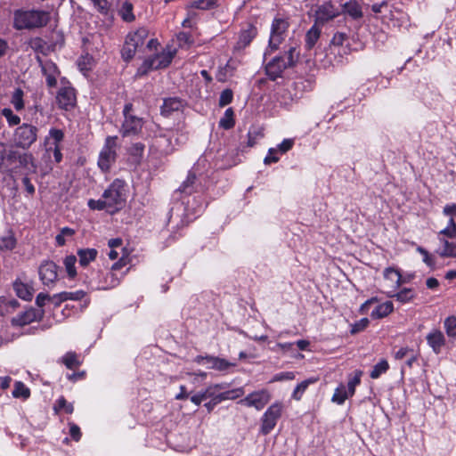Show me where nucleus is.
Returning a JSON list of instances; mask_svg holds the SVG:
<instances>
[{"label":"nucleus","instance_id":"nucleus-1","mask_svg":"<svg viewBox=\"0 0 456 456\" xmlns=\"http://www.w3.org/2000/svg\"><path fill=\"white\" fill-rule=\"evenodd\" d=\"M0 169L16 177L35 174L37 166L31 153H20L0 142Z\"/></svg>","mask_w":456,"mask_h":456},{"label":"nucleus","instance_id":"nucleus-2","mask_svg":"<svg viewBox=\"0 0 456 456\" xmlns=\"http://www.w3.org/2000/svg\"><path fill=\"white\" fill-rule=\"evenodd\" d=\"M126 202V183L124 180L115 179L106 189L100 200H90L88 206L91 209L105 210L114 214L121 210Z\"/></svg>","mask_w":456,"mask_h":456},{"label":"nucleus","instance_id":"nucleus-3","mask_svg":"<svg viewBox=\"0 0 456 456\" xmlns=\"http://www.w3.org/2000/svg\"><path fill=\"white\" fill-rule=\"evenodd\" d=\"M51 15L49 12L40 10L21 11L14 12L13 26L16 29H32L48 24Z\"/></svg>","mask_w":456,"mask_h":456},{"label":"nucleus","instance_id":"nucleus-4","mask_svg":"<svg viewBox=\"0 0 456 456\" xmlns=\"http://www.w3.org/2000/svg\"><path fill=\"white\" fill-rule=\"evenodd\" d=\"M299 53L297 48L291 46L284 55L276 56L265 65V74L272 81L282 77L285 69L293 68L298 61Z\"/></svg>","mask_w":456,"mask_h":456},{"label":"nucleus","instance_id":"nucleus-5","mask_svg":"<svg viewBox=\"0 0 456 456\" xmlns=\"http://www.w3.org/2000/svg\"><path fill=\"white\" fill-rule=\"evenodd\" d=\"M351 52V47L348 43V35L345 32H336L327 49V55L330 58L331 61L339 64L342 63L345 55H348Z\"/></svg>","mask_w":456,"mask_h":456},{"label":"nucleus","instance_id":"nucleus-6","mask_svg":"<svg viewBox=\"0 0 456 456\" xmlns=\"http://www.w3.org/2000/svg\"><path fill=\"white\" fill-rule=\"evenodd\" d=\"M118 136H107L97 161L98 167L103 173L110 172L118 158Z\"/></svg>","mask_w":456,"mask_h":456},{"label":"nucleus","instance_id":"nucleus-7","mask_svg":"<svg viewBox=\"0 0 456 456\" xmlns=\"http://www.w3.org/2000/svg\"><path fill=\"white\" fill-rule=\"evenodd\" d=\"M132 110V103H126L124 106V121L120 128V134L123 137L138 135L142 129L144 124L143 119L142 118L131 114Z\"/></svg>","mask_w":456,"mask_h":456},{"label":"nucleus","instance_id":"nucleus-8","mask_svg":"<svg viewBox=\"0 0 456 456\" xmlns=\"http://www.w3.org/2000/svg\"><path fill=\"white\" fill-rule=\"evenodd\" d=\"M175 54V51H163L160 53L147 58L138 69L137 74L142 76L147 74L149 70L167 68L171 63Z\"/></svg>","mask_w":456,"mask_h":456},{"label":"nucleus","instance_id":"nucleus-9","mask_svg":"<svg viewBox=\"0 0 456 456\" xmlns=\"http://www.w3.org/2000/svg\"><path fill=\"white\" fill-rule=\"evenodd\" d=\"M283 408V403L279 401L267 408L261 418L260 431L263 435H268L275 428L278 419L281 417Z\"/></svg>","mask_w":456,"mask_h":456},{"label":"nucleus","instance_id":"nucleus-10","mask_svg":"<svg viewBox=\"0 0 456 456\" xmlns=\"http://www.w3.org/2000/svg\"><path fill=\"white\" fill-rule=\"evenodd\" d=\"M37 128L29 124H22L16 128L14 141L18 147L28 149L37 138Z\"/></svg>","mask_w":456,"mask_h":456},{"label":"nucleus","instance_id":"nucleus-11","mask_svg":"<svg viewBox=\"0 0 456 456\" xmlns=\"http://www.w3.org/2000/svg\"><path fill=\"white\" fill-rule=\"evenodd\" d=\"M289 28V23L283 19H274L272 23L271 36L268 44V49L265 55L276 51L284 40V33Z\"/></svg>","mask_w":456,"mask_h":456},{"label":"nucleus","instance_id":"nucleus-12","mask_svg":"<svg viewBox=\"0 0 456 456\" xmlns=\"http://www.w3.org/2000/svg\"><path fill=\"white\" fill-rule=\"evenodd\" d=\"M271 400V394L266 389L255 391L241 399L239 403L247 407H254L256 410H262Z\"/></svg>","mask_w":456,"mask_h":456},{"label":"nucleus","instance_id":"nucleus-13","mask_svg":"<svg viewBox=\"0 0 456 456\" xmlns=\"http://www.w3.org/2000/svg\"><path fill=\"white\" fill-rule=\"evenodd\" d=\"M119 268V264L115 263L112 265V271L107 272L105 274H102V278L99 275V280L90 279L88 283L93 289H109L116 287L119 283V279L116 276L113 271Z\"/></svg>","mask_w":456,"mask_h":456},{"label":"nucleus","instance_id":"nucleus-14","mask_svg":"<svg viewBox=\"0 0 456 456\" xmlns=\"http://www.w3.org/2000/svg\"><path fill=\"white\" fill-rule=\"evenodd\" d=\"M58 107L64 110H69L76 106L77 97L75 89L71 86L61 87L56 95Z\"/></svg>","mask_w":456,"mask_h":456},{"label":"nucleus","instance_id":"nucleus-15","mask_svg":"<svg viewBox=\"0 0 456 456\" xmlns=\"http://www.w3.org/2000/svg\"><path fill=\"white\" fill-rule=\"evenodd\" d=\"M38 273L43 284L51 286L57 281L58 266L53 261H45L39 266Z\"/></svg>","mask_w":456,"mask_h":456},{"label":"nucleus","instance_id":"nucleus-16","mask_svg":"<svg viewBox=\"0 0 456 456\" xmlns=\"http://www.w3.org/2000/svg\"><path fill=\"white\" fill-rule=\"evenodd\" d=\"M339 14L338 9L331 2H325L318 6L315 12V24H325Z\"/></svg>","mask_w":456,"mask_h":456},{"label":"nucleus","instance_id":"nucleus-17","mask_svg":"<svg viewBox=\"0 0 456 456\" xmlns=\"http://www.w3.org/2000/svg\"><path fill=\"white\" fill-rule=\"evenodd\" d=\"M44 315L43 310H37L35 308H29L25 312L18 314L12 319V324L17 326H25L30 324L33 322L39 321Z\"/></svg>","mask_w":456,"mask_h":456},{"label":"nucleus","instance_id":"nucleus-18","mask_svg":"<svg viewBox=\"0 0 456 456\" xmlns=\"http://www.w3.org/2000/svg\"><path fill=\"white\" fill-rule=\"evenodd\" d=\"M428 345L432 348L433 352L436 354L442 352L443 347L445 346V337L444 333L437 329L432 330L426 337Z\"/></svg>","mask_w":456,"mask_h":456},{"label":"nucleus","instance_id":"nucleus-19","mask_svg":"<svg viewBox=\"0 0 456 456\" xmlns=\"http://www.w3.org/2000/svg\"><path fill=\"white\" fill-rule=\"evenodd\" d=\"M184 102L179 97H169L163 100L160 113L164 117H169L174 112L183 110Z\"/></svg>","mask_w":456,"mask_h":456},{"label":"nucleus","instance_id":"nucleus-20","mask_svg":"<svg viewBox=\"0 0 456 456\" xmlns=\"http://www.w3.org/2000/svg\"><path fill=\"white\" fill-rule=\"evenodd\" d=\"M257 35V29L253 24H248L246 28H243L239 36V40L236 44L237 49H243L247 47L251 41Z\"/></svg>","mask_w":456,"mask_h":456},{"label":"nucleus","instance_id":"nucleus-21","mask_svg":"<svg viewBox=\"0 0 456 456\" xmlns=\"http://www.w3.org/2000/svg\"><path fill=\"white\" fill-rule=\"evenodd\" d=\"M13 289L16 292V295L20 298H21L23 300H27V301H29L32 299L33 294H34V289L30 284H28L25 281H22L20 279H17L13 282Z\"/></svg>","mask_w":456,"mask_h":456},{"label":"nucleus","instance_id":"nucleus-22","mask_svg":"<svg viewBox=\"0 0 456 456\" xmlns=\"http://www.w3.org/2000/svg\"><path fill=\"white\" fill-rule=\"evenodd\" d=\"M148 35V29L144 27H142L134 32H130L126 36V42L137 49L139 46L143 45Z\"/></svg>","mask_w":456,"mask_h":456},{"label":"nucleus","instance_id":"nucleus-23","mask_svg":"<svg viewBox=\"0 0 456 456\" xmlns=\"http://www.w3.org/2000/svg\"><path fill=\"white\" fill-rule=\"evenodd\" d=\"M144 149L145 145L142 142H134L128 147L127 153L130 157L131 162L135 166L141 164Z\"/></svg>","mask_w":456,"mask_h":456},{"label":"nucleus","instance_id":"nucleus-24","mask_svg":"<svg viewBox=\"0 0 456 456\" xmlns=\"http://www.w3.org/2000/svg\"><path fill=\"white\" fill-rule=\"evenodd\" d=\"M86 297V292L84 290H77V291H64L59 294H56L53 297L56 305L67 301V300H74L80 301L83 300Z\"/></svg>","mask_w":456,"mask_h":456},{"label":"nucleus","instance_id":"nucleus-25","mask_svg":"<svg viewBox=\"0 0 456 456\" xmlns=\"http://www.w3.org/2000/svg\"><path fill=\"white\" fill-rule=\"evenodd\" d=\"M384 278L389 282L387 287L391 289L390 291H395L401 285L402 276L397 270L392 267H388L384 271Z\"/></svg>","mask_w":456,"mask_h":456},{"label":"nucleus","instance_id":"nucleus-26","mask_svg":"<svg viewBox=\"0 0 456 456\" xmlns=\"http://www.w3.org/2000/svg\"><path fill=\"white\" fill-rule=\"evenodd\" d=\"M208 368L220 371L227 370L229 368L235 366V363L230 362L225 359L208 356L207 358Z\"/></svg>","mask_w":456,"mask_h":456},{"label":"nucleus","instance_id":"nucleus-27","mask_svg":"<svg viewBox=\"0 0 456 456\" xmlns=\"http://www.w3.org/2000/svg\"><path fill=\"white\" fill-rule=\"evenodd\" d=\"M77 254L79 257V265L86 267L96 259L98 251L95 248H80Z\"/></svg>","mask_w":456,"mask_h":456},{"label":"nucleus","instance_id":"nucleus-28","mask_svg":"<svg viewBox=\"0 0 456 456\" xmlns=\"http://www.w3.org/2000/svg\"><path fill=\"white\" fill-rule=\"evenodd\" d=\"M16 246V238L12 230H6L0 234V250H12Z\"/></svg>","mask_w":456,"mask_h":456},{"label":"nucleus","instance_id":"nucleus-29","mask_svg":"<svg viewBox=\"0 0 456 456\" xmlns=\"http://www.w3.org/2000/svg\"><path fill=\"white\" fill-rule=\"evenodd\" d=\"M321 37V28L314 24L305 34V48L312 50Z\"/></svg>","mask_w":456,"mask_h":456},{"label":"nucleus","instance_id":"nucleus-30","mask_svg":"<svg viewBox=\"0 0 456 456\" xmlns=\"http://www.w3.org/2000/svg\"><path fill=\"white\" fill-rule=\"evenodd\" d=\"M393 311V303L391 301H387L376 306V308L371 312L370 316L373 319H381L390 314Z\"/></svg>","mask_w":456,"mask_h":456},{"label":"nucleus","instance_id":"nucleus-31","mask_svg":"<svg viewBox=\"0 0 456 456\" xmlns=\"http://www.w3.org/2000/svg\"><path fill=\"white\" fill-rule=\"evenodd\" d=\"M442 257H456V240H445L442 248L436 250Z\"/></svg>","mask_w":456,"mask_h":456},{"label":"nucleus","instance_id":"nucleus-32","mask_svg":"<svg viewBox=\"0 0 456 456\" xmlns=\"http://www.w3.org/2000/svg\"><path fill=\"white\" fill-rule=\"evenodd\" d=\"M387 296L389 297H395L400 303L406 304L414 298L415 293L411 289L405 288L397 293H394V291H387Z\"/></svg>","mask_w":456,"mask_h":456},{"label":"nucleus","instance_id":"nucleus-33","mask_svg":"<svg viewBox=\"0 0 456 456\" xmlns=\"http://www.w3.org/2000/svg\"><path fill=\"white\" fill-rule=\"evenodd\" d=\"M197 176L194 172L190 171L186 179L183 182V183L177 189V191L181 193H184L186 195H190L194 191V183L196 182Z\"/></svg>","mask_w":456,"mask_h":456},{"label":"nucleus","instance_id":"nucleus-34","mask_svg":"<svg viewBox=\"0 0 456 456\" xmlns=\"http://www.w3.org/2000/svg\"><path fill=\"white\" fill-rule=\"evenodd\" d=\"M317 381V379L315 378H310L307 379L299 384L295 387L294 391L292 392L291 398L295 401H300L303 397L304 393L306 391L308 387L311 384H314Z\"/></svg>","mask_w":456,"mask_h":456},{"label":"nucleus","instance_id":"nucleus-35","mask_svg":"<svg viewBox=\"0 0 456 456\" xmlns=\"http://www.w3.org/2000/svg\"><path fill=\"white\" fill-rule=\"evenodd\" d=\"M133 10H134L133 4L130 1L126 0L121 4V7L118 11V14L120 15V17L122 18V20L124 21L132 22L135 20V16L133 12Z\"/></svg>","mask_w":456,"mask_h":456},{"label":"nucleus","instance_id":"nucleus-36","mask_svg":"<svg viewBox=\"0 0 456 456\" xmlns=\"http://www.w3.org/2000/svg\"><path fill=\"white\" fill-rule=\"evenodd\" d=\"M220 387L219 385H216L215 387H209L205 391L200 392L191 397V401L197 406L200 405V403L210 397H213L215 395V390L216 388Z\"/></svg>","mask_w":456,"mask_h":456},{"label":"nucleus","instance_id":"nucleus-37","mask_svg":"<svg viewBox=\"0 0 456 456\" xmlns=\"http://www.w3.org/2000/svg\"><path fill=\"white\" fill-rule=\"evenodd\" d=\"M353 396L351 394H349L346 387L343 384H340L335 390L331 401L333 403H336L339 405L343 404L345 401L348 398Z\"/></svg>","mask_w":456,"mask_h":456},{"label":"nucleus","instance_id":"nucleus-38","mask_svg":"<svg viewBox=\"0 0 456 456\" xmlns=\"http://www.w3.org/2000/svg\"><path fill=\"white\" fill-rule=\"evenodd\" d=\"M344 11L353 19H360L363 15L360 4L355 0L346 3Z\"/></svg>","mask_w":456,"mask_h":456},{"label":"nucleus","instance_id":"nucleus-39","mask_svg":"<svg viewBox=\"0 0 456 456\" xmlns=\"http://www.w3.org/2000/svg\"><path fill=\"white\" fill-rule=\"evenodd\" d=\"M234 125L235 120L233 110L232 108H228L225 110L224 117L219 121V126L225 130H229L232 129Z\"/></svg>","mask_w":456,"mask_h":456},{"label":"nucleus","instance_id":"nucleus-40","mask_svg":"<svg viewBox=\"0 0 456 456\" xmlns=\"http://www.w3.org/2000/svg\"><path fill=\"white\" fill-rule=\"evenodd\" d=\"M77 257L74 255L67 256L63 260L66 273L70 279H74L77 275L76 270Z\"/></svg>","mask_w":456,"mask_h":456},{"label":"nucleus","instance_id":"nucleus-41","mask_svg":"<svg viewBox=\"0 0 456 456\" xmlns=\"http://www.w3.org/2000/svg\"><path fill=\"white\" fill-rule=\"evenodd\" d=\"M12 394L15 398H22L23 400H26L30 396V390L22 382L16 381Z\"/></svg>","mask_w":456,"mask_h":456},{"label":"nucleus","instance_id":"nucleus-42","mask_svg":"<svg viewBox=\"0 0 456 456\" xmlns=\"http://www.w3.org/2000/svg\"><path fill=\"white\" fill-rule=\"evenodd\" d=\"M362 375V370H355L348 377L347 390L352 395H354L355 387L361 383V378Z\"/></svg>","mask_w":456,"mask_h":456},{"label":"nucleus","instance_id":"nucleus-43","mask_svg":"<svg viewBox=\"0 0 456 456\" xmlns=\"http://www.w3.org/2000/svg\"><path fill=\"white\" fill-rule=\"evenodd\" d=\"M443 213L445 216L449 217L446 228H456V203L446 205L444 208Z\"/></svg>","mask_w":456,"mask_h":456},{"label":"nucleus","instance_id":"nucleus-44","mask_svg":"<svg viewBox=\"0 0 456 456\" xmlns=\"http://www.w3.org/2000/svg\"><path fill=\"white\" fill-rule=\"evenodd\" d=\"M41 67L43 74L46 76L58 75V68L55 63L51 61H43L40 58L37 59Z\"/></svg>","mask_w":456,"mask_h":456},{"label":"nucleus","instance_id":"nucleus-45","mask_svg":"<svg viewBox=\"0 0 456 456\" xmlns=\"http://www.w3.org/2000/svg\"><path fill=\"white\" fill-rule=\"evenodd\" d=\"M389 368V364L387 362V361L386 360H381L380 362H379L374 367H373V370H371L370 376L371 379H378L379 378L383 373L387 372V370H388Z\"/></svg>","mask_w":456,"mask_h":456},{"label":"nucleus","instance_id":"nucleus-46","mask_svg":"<svg viewBox=\"0 0 456 456\" xmlns=\"http://www.w3.org/2000/svg\"><path fill=\"white\" fill-rule=\"evenodd\" d=\"M23 95L24 93L20 88L15 89L12 95L11 102L16 110H20L24 108Z\"/></svg>","mask_w":456,"mask_h":456},{"label":"nucleus","instance_id":"nucleus-47","mask_svg":"<svg viewBox=\"0 0 456 456\" xmlns=\"http://www.w3.org/2000/svg\"><path fill=\"white\" fill-rule=\"evenodd\" d=\"M444 326L447 336L456 338V317L452 315L446 318Z\"/></svg>","mask_w":456,"mask_h":456},{"label":"nucleus","instance_id":"nucleus-48","mask_svg":"<svg viewBox=\"0 0 456 456\" xmlns=\"http://www.w3.org/2000/svg\"><path fill=\"white\" fill-rule=\"evenodd\" d=\"M62 362L68 369L70 370L75 369L80 364V362L77 360V354L72 352H69L63 356Z\"/></svg>","mask_w":456,"mask_h":456},{"label":"nucleus","instance_id":"nucleus-49","mask_svg":"<svg viewBox=\"0 0 456 456\" xmlns=\"http://www.w3.org/2000/svg\"><path fill=\"white\" fill-rule=\"evenodd\" d=\"M4 116L8 124L12 126L20 124V118L19 116L15 115L12 110L9 108H4V110H1V117Z\"/></svg>","mask_w":456,"mask_h":456},{"label":"nucleus","instance_id":"nucleus-50","mask_svg":"<svg viewBox=\"0 0 456 456\" xmlns=\"http://www.w3.org/2000/svg\"><path fill=\"white\" fill-rule=\"evenodd\" d=\"M217 0H195L191 6L195 9L208 10L216 6Z\"/></svg>","mask_w":456,"mask_h":456},{"label":"nucleus","instance_id":"nucleus-51","mask_svg":"<svg viewBox=\"0 0 456 456\" xmlns=\"http://www.w3.org/2000/svg\"><path fill=\"white\" fill-rule=\"evenodd\" d=\"M244 394L242 388H237L230 391L224 392L218 395V401L232 400L241 396Z\"/></svg>","mask_w":456,"mask_h":456},{"label":"nucleus","instance_id":"nucleus-52","mask_svg":"<svg viewBox=\"0 0 456 456\" xmlns=\"http://www.w3.org/2000/svg\"><path fill=\"white\" fill-rule=\"evenodd\" d=\"M18 302L15 299H7L4 297H0V315H4L10 307H16Z\"/></svg>","mask_w":456,"mask_h":456},{"label":"nucleus","instance_id":"nucleus-53","mask_svg":"<svg viewBox=\"0 0 456 456\" xmlns=\"http://www.w3.org/2000/svg\"><path fill=\"white\" fill-rule=\"evenodd\" d=\"M55 411H64L66 413H72L73 412V405L70 403H68L64 397L59 398L54 405Z\"/></svg>","mask_w":456,"mask_h":456},{"label":"nucleus","instance_id":"nucleus-54","mask_svg":"<svg viewBox=\"0 0 456 456\" xmlns=\"http://www.w3.org/2000/svg\"><path fill=\"white\" fill-rule=\"evenodd\" d=\"M263 136H264V134L260 129H258V128H254L253 130L250 129L248 133L247 145L248 147L255 146L257 139L261 138Z\"/></svg>","mask_w":456,"mask_h":456},{"label":"nucleus","instance_id":"nucleus-55","mask_svg":"<svg viewBox=\"0 0 456 456\" xmlns=\"http://www.w3.org/2000/svg\"><path fill=\"white\" fill-rule=\"evenodd\" d=\"M137 49L131 45H128V43L125 42V45L121 50V55L124 61H131L134 56L135 55Z\"/></svg>","mask_w":456,"mask_h":456},{"label":"nucleus","instance_id":"nucleus-56","mask_svg":"<svg viewBox=\"0 0 456 456\" xmlns=\"http://www.w3.org/2000/svg\"><path fill=\"white\" fill-rule=\"evenodd\" d=\"M176 40L179 47H187L192 44L191 37L189 33L179 32L176 35Z\"/></svg>","mask_w":456,"mask_h":456},{"label":"nucleus","instance_id":"nucleus-57","mask_svg":"<svg viewBox=\"0 0 456 456\" xmlns=\"http://www.w3.org/2000/svg\"><path fill=\"white\" fill-rule=\"evenodd\" d=\"M296 378V374L293 371H284L276 373L272 379L270 380L271 383L273 382H281L285 380H293Z\"/></svg>","mask_w":456,"mask_h":456},{"label":"nucleus","instance_id":"nucleus-58","mask_svg":"<svg viewBox=\"0 0 456 456\" xmlns=\"http://www.w3.org/2000/svg\"><path fill=\"white\" fill-rule=\"evenodd\" d=\"M233 98V93L231 89H225L224 90L219 97V106L224 107L228 104H230Z\"/></svg>","mask_w":456,"mask_h":456},{"label":"nucleus","instance_id":"nucleus-59","mask_svg":"<svg viewBox=\"0 0 456 456\" xmlns=\"http://www.w3.org/2000/svg\"><path fill=\"white\" fill-rule=\"evenodd\" d=\"M418 252H419L423 256V262L429 267L434 268L436 266V261L433 256L429 255V253L423 248L418 247Z\"/></svg>","mask_w":456,"mask_h":456},{"label":"nucleus","instance_id":"nucleus-60","mask_svg":"<svg viewBox=\"0 0 456 456\" xmlns=\"http://www.w3.org/2000/svg\"><path fill=\"white\" fill-rule=\"evenodd\" d=\"M49 135L53 140V145H60L64 138L63 131L57 128H51L49 131Z\"/></svg>","mask_w":456,"mask_h":456},{"label":"nucleus","instance_id":"nucleus-61","mask_svg":"<svg viewBox=\"0 0 456 456\" xmlns=\"http://www.w3.org/2000/svg\"><path fill=\"white\" fill-rule=\"evenodd\" d=\"M370 321L368 318H362L352 325L351 333L355 334L362 331L369 325Z\"/></svg>","mask_w":456,"mask_h":456},{"label":"nucleus","instance_id":"nucleus-62","mask_svg":"<svg viewBox=\"0 0 456 456\" xmlns=\"http://www.w3.org/2000/svg\"><path fill=\"white\" fill-rule=\"evenodd\" d=\"M94 7L102 14H107L110 9L107 0H91Z\"/></svg>","mask_w":456,"mask_h":456},{"label":"nucleus","instance_id":"nucleus-63","mask_svg":"<svg viewBox=\"0 0 456 456\" xmlns=\"http://www.w3.org/2000/svg\"><path fill=\"white\" fill-rule=\"evenodd\" d=\"M277 150L271 148L268 151V155L265 158L264 162L266 165H269L271 163H275L279 160V157L276 156Z\"/></svg>","mask_w":456,"mask_h":456},{"label":"nucleus","instance_id":"nucleus-64","mask_svg":"<svg viewBox=\"0 0 456 456\" xmlns=\"http://www.w3.org/2000/svg\"><path fill=\"white\" fill-rule=\"evenodd\" d=\"M69 435L75 441H79L81 438L79 427L74 423L69 424Z\"/></svg>","mask_w":456,"mask_h":456}]
</instances>
